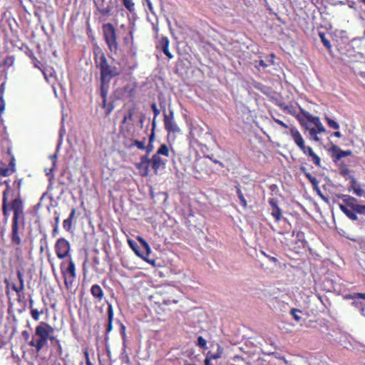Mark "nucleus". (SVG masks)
<instances>
[{
	"mask_svg": "<svg viewBox=\"0 0 365 365\" xmlns=\"http://www.w3.org/2000/svg\"><path fill=\"white\" fill-rule=\"evenodd\" d=\"M21 180L19 181L18 188L20 190ZM6 189L2 193V214L6 220H8L10 212H13L11 221V232L10 234L11 242L14 245L20 246L22 243L21 234L23 231L20 230V220H24V202L21 195L20 191L18 195L9 202V195L11 191V187L9 181H5Z\"/></svg>",
	"mask_w": 365,
	"mask_h": 365,
	"instance_id": "1",
	"label": "nucleus"
},
{
	"mask_svg": "<svg viewBox=\"0 0 365 365\" xmlns=\"http://www.w3.org/2000/svg\"><path fill=\"white\" fill-rule=\"evenodd\" d=\"M170 155V149L168 145L161 144L156 153L149 158V155L145 154L140 158L139 162L135 164L141 177H147L150 173V166L155 175L158 174L160 168L165 167L167 160L162 156L168 157Z\"/></svg>",
	"mask_w": 365,
	"mask_h": 365,
	"instance_id": "2",
	"label": "nucleus"
},
{
	"mask_svg": "<svg viewBox=\"0 0 365 365\" xmlns=\"http://www.w3.org/2000/svg\"><path fill=\"white\" fill-rule=\"evenodd\" d=\"M94 61L96 68L100 70V86L110 87L111 79L120 74V69L108 63L105 53L101 49L94 51Z\"/></svg>",
	"mask_w": 365,
	"mask_h": 365,
	"instance_id": "3",
	"label": "nucleus"
},
{
	"mask_svg": "<svg viewBox=\"0 0 365 365\" xmlns=\"http://www.w3.org/2000/svg\"><path fill=\"white\" fill-rule=\"evenodd\" d=\"M54 328L45 322H41L35 328L32 339L28 342L30 346L34 347L37 352L40 351L48 343V341L58 340L53 335Z\"/></svg>",
	"mask_w": 365,
	"mask_h": 365,
	"instance_id": "4",
	"label": "nucleus"
},
{
	"mask_svg": "<svg viewBox=\"0 0 365 365\" xmlns=\"http://www.w3.org/2000/svg\"><path fill=\"white\" fill-rule=\"evenodd\" d=\"M116 1L98 0L94 1L95 10L93 11L94 19L99 24L107 21L113 14V4Z\"/></svg>",
	"mask_w": 365,
	"mask_h": 365,
	"instance_id": "5",
	"label": "nucleus"
},
{
	"mask_svg": "<svg viewBox=\"0 0 365 365\" xmlns=\"http://www.w3.org/2000/svg\"><path fill=\"white\" fill-rule=\"evenodd\" d=\"M289 134L292 140L294 141V143L302 151V153L304 155L311 157L314 164L316 166L321 167L322 165L320 157L313 151L310 146L305 145V141L298 129L294 126H292L289 128Z\"/></svg>",
	"mask_w": 365,
	"mask_h": 365,
	"instance_id": "6",
	"label": "nucleus"
},
{
	"mask_svg": "<svg viewBox=\"0 0 365 365\" xmlns=\"http://www.w3.org/2000/svg\"><path fill=\"white\" fill-rule=\"evenodd\" d=\"M301 113L297 115V119L299 120L302 125H304V120L314 124L315 128H312L309 129V134L312 137L313 140L315 141H319V138L317 136L318 133H324L326 129L324 126L320 121V119L317 116H313L308 111H306L304 109H300Z\"/></svg>",
	"mask_w": 365,
	"mask_h": 365,
	"instance_id": "7",
	"label": "nucleus"
},
{
	"mask_svg": "<svg viewBox=\"0 0 365 365\" xmlns=\"http://www.w3.org/2000/svg\"><path fill=\"white\" fill-rule=\"evenodd\" d=\"M60 269L66 289H71L77 277L76 264L73 258L63 260L60 264Z\"/></svg>",
	"mask_w": 365,
	"mask_h": 365,
	"instance_id": "8",
	"label": "nucleus"
},
{
	"mask_svg": "<svg viewBox=\"0 0 365 365\" xmlns=\"http://www.w3.org/2000/svg\"><path fill=\"white\" fill-rule=\"evenodd\" d=\"M102 31L104 40L109 48L113 52H116L118 48L117 41V33L115 26L110 23L103 24Z\"/></svg>",
	"mask_w": 365,
	"mask_h": 365,
	"instance_id": "9",
	"label": "nucleus"
},
{
	"mask_svg": "<svg viewBox=\"0 0 365 365\" xmlns=\"http://www.w3.org/2000/svg\"><path fill=\"white\" fill-rule=\"evenodd\" d=\"M55 253L59 259L72 258L71 243L64 237L58 238L54 245Z\"/></svg>",
	"mask_w": 365,
	"mask_h": 365,
	"instance_id": "10",
	"label": "nucleus"
},
{
	"mask_svg": "<svg viewBox=\"0 0 365 365\" xmlns=\"http://www.w3.org/2000/svg\"><path fill=\"white\" fill-rule=\"evenodd\" d=\"M16 275L19 280V284H16L15 283H11L9 279H5L4 283L6 284V292H8L9 289L11 288L13 291L16 292V294L20 297L21 293H22L24 290V269L23 267L17 268L16 269Z\"/></svg>",
	"mask_w": 365,
	"mask_h": 365,
	"instance_id": "11",
	"label": "nucleus"
},
{
	"mask_svg": "<svg viewBox=\"0 0 365 365\" xmlns=\"http://www.w3.org/2000/svg\"><path fill=\"white\" fill-rule=\"evenodd\" d=\"M164 125L165 129L168 133H175L180 131L179 127L174 120V113L173 110H170L168 113L164 114Z\"/></svg>",
	"mask_w": 365,
	"mask_h": 365,
	"instance_id": "12",
	"label": "nucleus"
},
{
	"mask_svg": "<svg viewBox=\"0 0 365 365\" xmlns=\"http://www.w3.org/2000/svg\"><path fill=\"white\" fill-rule=\"evenodd\" d=\"M331 153V157L333 161L336 163L343 158L352 155V151L351 150H343L339 146L332 144L329 150Z\"/></svg>",
	"mask_w": 365,
	"mask_h": 365,
	"instance_id": "13",
	"label": "nucleus"
},
{
	"mask_svg": "<svg viewBox=\"0 0 365 365\" xmlns=\"http://www.w3.org/2000/svg\"><path fill=\"white\" fill-rule=\"evenodd\" d=\"M268 202L271 207L272 216L275 219L276 222H279L282 218V211L278 205V200L276 198L272 197L269 199Z\"/></svg>",
	"mask_w": 365,
	"mask_h": 365,
	"instance_id": "14",
	"label": "nucleus"
},
{
	"mask_svg": "<svg viewBox=\"0 0 365 365\" xmlns=\"http://www.w3.org/2000/svg\"><path fill=\"white\" fill-rule=\"evenodd\" d=\"M170 41L168 37L163 36L159 41L156 46L157 49H159L163 52V53L168 57V58L172 59L173 55L169 51Z\"/></svg>",
	"mask_w": 365,
	"mask_h": 365,
	"instance_id": "15",
	"label": "nucleus"
},
{
	"mask_svg": "<svg viewBox=\"0 0 365 365\" xmlns=\"http://www.w3.org/2000/svg\"><path fill=\"white\" fill-rule=\"evenodd\" d=\"M299 170L304 175V176L308 179V180L310 182V183L312 185L313 189L317 192V193L322 197V192L320 190V188L319 187V181L315 178L313 177L308 171L307 169L304 166L302 165L299 168Z\"/></svg>",
	"mask_w": 365,
	"mask_h": 365,
	"instance_id": "16",
	"label": "nucleus"
},
{
	"mask_svg": "<svg viewBox=\"0 0 365 365\" xmlns=\"http://www.w3.org/2000/svg\"><path fill=\"white\" fill-rule=\"evenodd\" d=\"M350 187L349 190H352L353 192L358 197H362L365 195V191L361 187V185L356 181L354 176H349Z\"/></svg>",
	"mask_w": 365,
	"mask_h": 365,
	"instance_id": "17",
	"label": "nucleus"
},
{
	"mask_svg": "<svg viewBox=\"0 0 365 365\" xmlns=\"http://www.w3.org/2000/svg\"><path fill=\"white\" fill-rule=\"evenodd\" d=\"M108 304V310H107V315H108V324L106 326V334L110 333L113 329V321L114 317V312L113 306L110 303L107 302Z\"/></svg>",
	"mask_w": 365,
	"mask_h": 365,
	"instance_id": "18",
	"label": "nucleus"
},
{
	"mask_svg": "<svg viewBox=\"0 0 365 365\" xmlns=\"http://www.w3.org/2000/svg\"><path fill=\"white\" fill-rule=\"evenodd\" d=\"M155 126H156V123H155V120H153V123H152V131L149 136L148 143L147 145H145V149L146 151L145 154H148V155H149L153 150V148H154L153 142L155 140Z\"/></svg>",
	"mask_w": 365,
	"mask_h": 365,
	"instance_id": "19",
	"label": "nucleus"
},
{
	"mask_svg": "<svg viewBox=\"0 0 365 365\" xmlns=\"http://www.w3.org/2000/svg\"><path fill=\"white\" fill-rule=\"evenodd\" d=\"M76 213V209L73 207L71 210L69 217L63 222V227L68 232H70L72 230L73 220L75 218Z\"/></svg>",
	"mask_w": 365,
	"mask_h": 365,
	"instance_id": "20",
	"label": "nucleus"
},
{
	"mask_svg": "<svg viewBox=\"0 0 365 365\" xmlns=\"http://www.w3.org/2000/svg\"><path fill=\"white\" fill-rule=\"evenodd\" d=\"M341 197H342L344 202H345L346 206L348 207H350L353 210H354L356 209V206H358L359 205V204H358L357 199L351 195H342Z\"/></svg>",
	"mask_w": 365,
	"mask_h": 365,
	"instance_id": "21",
	"label": "nucleus"
},
{
	"mask_svg": "<svg viewBox=\"0 0 365 365\" xmlns=\"http://www.w3.org/2000/svg\"><path fill=\"white\" fill-rule=\"evenodd\" d=\"M15 163L14 157L11 158V160L9 163V167L7 168H0V175L4 177L10 176L15 172Z\"/></svg>",
	"mask_w": 365,
	"mask_h": 365,
	"instance_id": "22",
	"label": "nucleus"
},
{
	"mask_svg": "<svg viewBox=\"0 0 365 365\" xmlns=\"http://www.w3.org/2000/svg\"><path fill=\"white\" fill-rule=\"evenodd\" d=\"M91 293L92 296L98 301H101L104 297L103 290L98 284H93L91 287Z\"/></svg>",
	"mask_w": 365,
	"mask_h": 365,
	"instance_id": "23",
	"label": "nucleus"
},
{
	"mask_svg": "<svg viewBox=\"0 0 365 365\" xmlns=\"http://www.w3.org/2000/svg\"><path fill=\"white\" fill-rule=\"evenodd\" d=\"M29 309L32 319L35 321H38L40 316L43 314V310L38 311L37 309L34 307V300L30 298L29 300Z\"/></svg>",
	"mask_w": 365,
	"mask_h": 365,
	"instance_id": "24",
	"label": "nucleus"
},
{
	"mask_svg": "<svg viewBox=\"0 0 365 365\" xmlns=\"http://www.w3.org/2000/svg\"><path fill=\"white\" fill-rule=\"evenodd\" d=\"M339 174L346 179H349V176H351L350 175L351 170H349L348 165L344 163H341L339 165Z\"/></svg>",
	"mask_w": 365,
	"mask_h": 365,
	"instance_id": "25",
	"label": "nucleus"
},
{
	"mask_svg": "<svg viewBox=\"0 0 365 365\" xmlns=\"http://www.w3.org/2000/svg\"><path fill=\"white\" fill-rule=\"evenodd\" d=\"M222 353L223 348L220 344H217V349L216 352L212 353L211 351H209L206 357L210 359V360L217 359L222 356Z\"/></svg>",
	"mask_w": 365,
	"mask_h": 365,
	"instance_id": "26",
	"label": "nucleus"
},
{
	"mask_svg": "<svg viewBox=\"0 0 365 365\" xmlns=\"http://www.w3.org/2000/svg\"><path fill=\"white\" fill-rule=\"evenodd\" d=\"M296 238H297V244H298L299 247H306L307 245V242L305 240L304 234L302 232H297L296 233Z\"/></svg>",
	"mask_w": 365,
	"mask_h": 365,
	"instance_id": "27",
	"label": "nucleus"
},
{
	"mask_svg": "<svg viewBox=\"0 0 365 365\" xmlns=\"http://www.w3.org/2000/svg\"><path fill=\"white\" fill-rule=\"evenodd\" d=\"M145 138H143L142 140H138L135 139L130 140V145H129V148H133V146L137 147L138 149L140 150H143L145 149Z\"/></svg>",
	"mask_w": 365,
	"mask_h": 365,
	"instance_id": "28",
	"label": "nucleus"
},
{
	"mask_svg": "<svg viewBox=\"0 0 365 365\" xmlns=\"http://www.w3.org/2000/svg\"><path fill=\"white\" fill-rule=\"evenodd\" d=\"M134 29H128V35L123 37V42L125 46H133L134 42V36H133Z\"/></svg>",
	"mask_w": 365,
	"mask_h": 365,
	"instance_id": "29",
	"label": "nucleus"
},
{
	"mask_svg": "<svg viewBox=\"0 0 365 365\" xmlns=\"http://www.w3.org/2000/svg\"><path fill=\"white\" fill-rule=\"evenodd\" d=\"M109 87L100 86L101 96L102 98V106L106 108L107 106V95L108 93Z\"/></svg>",
	"mask_w": 365,
	"mask_h": 365,
	"instance_id": "30",
	"label": "nucleus"
},
{
	"mask_svg": "<svg viewBox=\"0 0 365 365\" xmlns=\"http://www.w3.org/2000/svg\"><path fill=\"white\" fill-rule=\"evenodd\" d=\"M343 299L346 300L356 299H362L365 300V293H354L344 294L343 296Z\"/></svg>",
	"mask_w": 365,
	"mask_h": 365,
	"instance_id": "31",
	"label": "nucleus"
},
{
	"mask_svg": "<svg viewBox=\"0 0 365 365\" xmlns=\"http://www.w3.org/2000/svg\"><path fill=\"white\" fill-rule=\"evenodd\" d=\"M134 109L130 108L128 110L127 113L124 115L123 119L121 122L122 125L126 124L127 123L132 122L133 120Z\"/></svg>",
	"mask_w": 365,
	"mask_h": 365,
	"instance_id": "32",
	"label": "nucleus"
},
{
	"mask_svg": "<svg viewBox=\"0 0 365 365\" xmlns=\"http://www.w3.org/2000/svg\"><path fill=\"white\" fill-rule=\"evenodd\" d=\"M237 195L242 207L246 208L247 207V202L240 187H237Z\"/></svg>",
	"mask_w": 365,
	"mask_h": 365,
	"instance_id": "33",
	"label": "nucleus"
},
{
	"mask_svg": "<svg viewBox=\"0 0 365 365\" xmlns=\"http://www.w3.org/2000/svg\"><path fill=\"white\" fill-rule=\"evenodd\" d=\"M125 8L129 11V12L133 13L135 11V3L133 0H121Z\"/></svg>",
	"mask_w": 365,
	"mask_h": 365,
	"instance_id": "34",
	"label": "nucleus"
},
{
	"mask_svg": "<svg viewBox=\"0 0 365 365\" xmlns=\"http://www.w3.org/2000/svg\"><path fill=\"white\" fill-rule=\"evenodd\" d=\"M178 302V300L174 297H163L162 299V302H159L160 304L164 305H170L173 304H177Z\"/></svg>",
	"mask_w": 365,
	"mask_h": 365,
	"instance_id": "35",
	"label": "nucleus"
},
{
	"mask_svg": "<svg viewBox=\"0 0 365 365\" xmlns=\"http://www.w3.org/2000/svg\"><path fill=\"white\" fill-rule=\"evenodd\" d=\"M325 120L328 125V126L331 128L338 130L339 128V125L337 122L329 118L328 116L325 117Z\"/></svg>",
	"mask_w": 365,
	"mask_h": 365,
	"instance_id": "36",
	"label": "nucleus"
},
{
	"mask_svg": "<svg viewBox=\"0 0 365 365\" xmlns=\"http://www.w3.org/2000/svg\"><path fill=\"white\" fill-rule=\"evenodd\" d=\"M319 36L323 45L328 49H330L331 48V45L330 41L326 38L325 34L319 33Z\"/></svg>",
	"mask_w": 365,
	"mask_h": 365,
	"instance_id": "37",
	"label": "nucleus"
},
{
	"mask_svg": "<svg viewBox=\"0 0 365 365\" xmlns=\"http://www.w3.org/2000/svg\"><path fill=\"white\" fill-rule=\"evenodd\" d=\"M301 312H302V311L298 309L293 308L291 309V314L293 317V318L294 319V320L297 322H299L301 321V317L297 314V313H301Z\"/></svg>",
	"mask_w": 365,
	"mask_h": 365,
	"instance_id": "38",
	"label": "nucleus"
},
{
	"mask_svg": "<svg viewBox=\"0 0 365 365\" xmlns=\"http://www.w3.org/2000/svg\"><path fill=\"white\" fill-rule=\"evenodd\" d=\"M123 91L127 92L128 94L126 95V97L129 98H134V89L130 88V86H126L123 88Z\"/></svg>",
	"mask_w": 365,
	"mask_h": 365,
	"instance_id": "39",
	"label": "nucleus"
},
{
	"mask_svg": "<svg viewBox=\"0 0 365 365\" xmlns=\"http://www.w3.org/2000/svg\"><path fill=\"white\" fill-rule=\"evenodd\" d=\"M339 208L348 217L354 212L352 209H349L346 205L341 204L339 205Z\"/></svg>",
	"mask_w": 365,
	"mask_h": 365,
	"instance_id": "40",
	"label": "nucleus"
},
{
	"mask_svg": "<svg viewBox=\"0 0 365 365\" xmlns=\"http://www.w3.org/2000/svg\"><path fill=\"white\" fill-rule=\"evenodd\" d=\"M31 61H32V63H33L34 67L40 69L42 71V73H43V75L46 76L45 71H43L40 67V63H41L40 61L38 60V58L35 56L31 58Z\"/></svg>",
	"mask_w": 365,
	"mask_h": 365,
	"instance_id": "41",
	"label": "nucleus"
},
{
	"mask_svg": "<svg viewBox=\"0 0 365 365\" xmlns=\"http://www.w3.org/2000/svg\"><path fill=\"white\" fill-rule=\"evenodd\" d=\"M197 344L200 348L205 349L207 345V341L202 336H200L197 338Z\"/></svg>",
	"mask_w": 365,
	"mask_h": 365,
	"instance_id": "42",
	"label": "nucleus"
},
{
	"mask_svg": "<svg viewBox=\"0 0 365 365\" xmlns=\"http://www.w3.org/2000/svg\"><path fill=\"white\" fill-rule=\"evenodd\" d=\"M354 211L357 212V214L365 215V205H359L358 206H356V209Z\"/></svg>",
	"mask_w": 365,
	"mask_h": 365,
	"instance_id": "43",
	"label": "nucleus"
},
{
	"mask_svg": "<svg viewBox=\"0 0 365 365\" xmlns=\"http://www.w3.org/2000/svg\"><path fill=\"white\" fill-rule=\"evenodd\" d=\"M151 108L153 111V113H154V118L153 120H155L157 116L160 114V110H158V107H157V105L156 103H153L152 105H151Z\"/></svg>",
	"mask_w": 365,
	"mask_h": 365,
	"instance_id": "44",
	"label": "nucleus"
},
{
	"mask_svg": "<svg viewBox=\"0 0 365 365\" xmlns=\"http://www.w3.org/2000/svg\"><path fill=\"white\" fill-rule=\"evenodd\" d=\"M83 353L85 357L86 362L91 361L89 350L88 347H85L83 349Z\"/></svg>",
	"mask_w": 365,
	"mask_h": 365,
	"instance_id": "45",
	"label": "nucleus"
},
{
	"mask_svg": "<svg viewBox=\"0 0 365 365\" xmlns=\"http://www.w3.org/2000/svg\"><path fill=\"white\" fill-rule=\"evenodd\" d=\"M48 262L50 264V266H51L52 272L54 273L55 269H56V267H55V264H54V262H53V258H52L51 257L50 254L48 255Z\"/></svg>",
	"mask_w": 365,
	"mask_h": 365,
	"instance_id": "46",
	"label": "nucleus"
},
{
	"mask_svg": "<svg viewBox=\"0 0 365 365\" xmlns=\"http://www.w3.org/2000/svg\"><path fill=\"white\" fill-rule=\"evenodd\" d=\"M262 254L265 257H267V259H269L271 262H274V263H277L278 262V259L277 258H276L275 257H272L267 254H266L264 252H262Z\"/></svg>",
	"mask_w": 365,
	"mask_h": 365,
	"instance_id": "47",
	"label": "nucleus"
},
{
	"mask_svg": "<svg viewBox=\"0 0 365 365\" xmlns=\"http://www.w3.org/2000/svg\"><path fill=\"white\" fill-rule=\"evenodd\" d=\"M25 53L31 59L34 56V51L29 48L28 46H26Z\"/></svg>",
	"mask_w": 365,
	"mask_h": 365,
	"instance_id": "48",
	"label": "nucleus"
},
{
	"mask_svg": "<svg viewBox=\"0 0 365 365\" xmlns=\"http://www.w3.org/2000/svg\"><path fill=\"white\" fill-rule=\"evenodd\" d=\"M21 334H22V336L24 338V339L29 342V339L30 338V334H29V331L24 330L22 331Z\"/></svg>",
	"mask_w": 365,
	"mask_h": 365,
	"instance_id": "49",
	"label": "nucleus"
},
{
	"mask_svg": "<svg viewBox=\"0 0 365 365\" xmlns=\"http://www.w3.org/2000/svg\"><path fill=\"white\" fill-rule=\"evenodd\" d=\"M56 225H55V227H54V228H53V231H52V236H53V237H56V235L58 234V217H57V218L56 219Z\"/></svg>",
	"mask_w": 365,
	"mask_h": 365,
	"instance_id": "50",
	"label": "nucleus"
},
{
	"mask_svg": "<svg viewBox=\"0 0 365 365\" xmlns=\"http://www.w3.org/2000/svg\"><path fill=\"white\" fill-rule=\"evenodd\" d=\"M274 120L279 125H280L282 127L284 128H289V126L285 123H284L282 120H279V119H277V118H274Z\"/></svg>",
	"mask_w": 365,
	"mask_h": 365,
	"instance_id": "51",
	"label": "nucleus"
},
{
	"mask_svg": "<svg viewBox=\"0 0 365 365\" xmlns=\"http://www.w3.org/2000/svg\"><path fill=\"white\" fill-rule=\"evenodd\" d=\"M140 242L143 245V247L146 249L148 252H150V247H149L148 243L145 240H144L143 239H140Z\"/></svg>",
	"mask_w": 365,
	"mask_h": 365,
	"instance_id": "52",
	"label": "nucleus"
},
{
	"mask_svg": "<svg viewBox=\"0 0 365 365\" xmlns=\"http://www.w3.org/2000/svg\"><path fill=\"white\" fill-rule=\"evenodd\" d=\"M357 212H356L355 211H354L351 215L350 216H349V218L351 220H358V216H357Z\"/></svg>",
	"mask_w": 365,
	"mask_h": 365,
	"instance_id": "53",
	"label": "nucleus"
},
{
	"mask_svg": "<svg viewBox=\"0 0 365 365\" xmlns=\"http://www.w3.org/2000/svg\"><path fill=\"white\" fill-rule=\"evenodd\" d=\"M210 159H211V160H212L214 163H215V164H218V165H219L220 166H221L222 168H224V166H225V165H224V164H223L222 162H220V160H216V159H212V158H210Z\"/></svg>",
	"mask_w": 365,
	"mask_h": 365,
	"instance_id": "54",
	"label": "nucleus"
},
{
	"mask_svg": "<svg viewBox=\"0 0 365 365\" xmlns=\"http://www.w3.org/2000/svg\"><path fill=\"white\" fill-rule=\"evenodd\" d=\"M56 344L57 345L58 350L59 351V353L61 354V352H62V346H61L60 340H56Z\"/></svg>",
	"mask_w": 365,
	"mask_h": 365,
	"instance_id": "55",
	"label": "nucleus"
},
{
	"mask_svg": "<svg viewBox=\"0 0 365 365\" xmlns=\"http://www.w3.org/2000/svg\"><path fill=\"white\" fill-rule=\"evenodd\" d=\"M1 104L0 106V114L4 112V108H5L4 101L2 98H1Z\"/></svg>",
	"mask_w": 365,
	"mask_h": 365,
	"instance_id": "56",
	"label": "nucleus"
},
{
	"mask_svg": "<svg viewBox=\"0 0 365 365\" xmlns=\"http://www.w3.org/2000/svg\"><path fill=\"white\" fill-rule=\"evenodd\" d=\"M233 360H234L235 361H244V359H243V357H242V356H241L236 355V356H234Z\"/></svg>",
	"mask_w": 365,
	"mask_h": 365,
	"instance_id": "57",
	"label": "nucleus"
},
{
	"mask_svg": "<svg viewBox=\"0 0 365 365\" xmlns=\"http://www.w3.org/2000/svg\"><path fill=\"white\" fill-rule=\"evenodd\" d=\"M333 135L336 137V138H341V133L339 132V131H336L333 133Z\"/></svg>",
	"mask_w": 365,
	"mask_h": 365,
	"instance_id": "58",
	"label": "nucleus"
},
{
	"mask_svg": "<svg viewBox=\"0 0 365 365\" xmlns=\"http://www.w3.org/2000/svg\"><path fill=\"white\" fill-rule=\"evenodd\" d=\"M210 361L211 360L210 359L206 357L205 359V365H212L211 364Z\"/></svg>",
	"mask_w": 365,
	"mask_h": 365,
	"instance_id": "59",
	"label": "nucleus"
},
{
	"mask_svg": "<svg viewBox=\"0 0 365 365\" xmlns=\"http://www.w3.org/2000/svg\"><path fill=\"white\" fill-rule=\"evenodd\" d=\"M120 29H124V30H128V29H131V28H130V27L127 26H126V25H125V24H122V25L120 26Z\"/></svg>",
	"mask_w": 365,
	"mask_h": 365,
	"instance_id": "60",
	"label": "nucleus"
},
{
	"mask_svg": "<svg viewBox=\"0 0 365 365\" xmlns=\"http://www.w3.org/2000/svg\"><path fill=\"white\" fill-rule=\"evenodd\" d=\"M86 365H93V364L91 362V361L86 362Z\"/></svg>",
	"mask_w": 365,
	"mask_h": 365,
	"instance_id": "61",
	"label": "nucleus"
},
{
	"mask_svg": "<svg viewBox=\"0 0 365 365\" xmlns=\"http://www.w3.org/2000/svg\"><path fill=\"white\" fill-rule=\"evenodd\" d=\"M113 108V107H110V108L108 110V111H107V114H109V113L112 111Z\"/></svg>",
	"mask_w": 365,
	"mask_h": 365,
	"instance_id": "62",
	"label": "nucleus"
},
{
	"mask_svg": "<svg viewBox=\"0 0 365 365\" xmlns=\"http://www.w3.org/2000/svg\"><path fill=\"white\" fill-rule=\"evenodd\" d=\"M352 304L353 306L356 307V306H358L359 303H358V302H352V304Z\"/></svg>",
	"mask_w": 365,
	"mask_h": 365,
	"instance_id": "63",
	"label": "nucleus"
},
{
	"mask_svg": "<svg viewBox=\"0 0 365 365\" xmlns=\"http://www.w3.org/2000/svg\"><path fill=\"white\" fill-rule=\"evenodd\" d=\"M359 2L365 4V0H358Z\"/></svg>",
	"mask_w": 365,
	"mask_h": 365,
	"instance_id": "64",
	"label": "nucleus"
}]
</instances>
